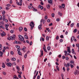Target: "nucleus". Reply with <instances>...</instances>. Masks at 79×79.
Segmentation results:
<instances>
[{"label": "nucleus", "instance_id": "obj_1", "mask_svg": "<svg viewBox=\"0 0 79 79\" xmlns=\"http://www.w3.org/2000/svg\"><path fill=\"white\" fill-rule=\"evenodd\" d=\"M30 26L31 27V30H32L34 27V23L33 22H31L30 23Z\"/></svg>", "mask_w": 79, "mask_h": 79}, {"label": "nucleus", "instance_id": "obj_2", "mask_svg": "<svg viewBox=\"0 0 79 79\" xmlns=\"http://www.w3.org/2000/svg\"><path fill=\"white\" fill-rule=\"evenodd\" d=\"M15 38H16V35H13L12 36L10 37V39L11 40H15Z\"/></svg>", "mask_w": 79, "mask_h": 79}, {"label": "nucleus", "instance_id": "obj_3", "mask_svg": "<svg viewBox=\"0 0 79 79\" xmlns=\"http://www.w3.org/2000/svg\"><path fill=\"white\" fill-rule=\"evenodd\" d=\"M19 37L20 40H24V37L21 35H19Z\"/></svg>", "mask_w": 79, "mask_h": 79}, {"label": "nucleus", "instance_id": "obj_4", "mask_svg": "<svg viewBox=\"0 0 79 79\" xmlns=\"http://www.w3.org/2000/svg\"><path fill=\"white\" fill-rule=\"evenodd\" d=\"M1 35L2 37H3V36H5V35H6V34H5V32L3 31L2 33H1Z\"/></svg>", "mask_w": 79, "mask_h": 79}, {"label": "nucleus", "instance_id": "obj_5", "mask_svg": "<svg viewBox=\"0 0 79 79\" xmlns=\"http://www.w3.org/2000/svg\"><path fill=\"white\" fill-rule=\"evenodd\" d=\"M15 44H20V45L21 44V42L20 41H15Z\"/></svg>", "mask_w": 79, "mask_h": 79}, {"label": "nucleus", "instance_id": "obj_6", "mask_svg": "<svg viewBox=\"0 0 79 79\" xmlns=\"http://www.w3.org/2000/svg\"><path fill=\"white\" fill-rule=\"evenodd\" d=\"M48 3L50 4L51 5H52L53 3L52 2H53L52 0H48Z\"/></svg>", "mask_w": 79, "mask_h": 79}, {"label": "nucleus", "instance_id": "obj_7", "mask_svg": "<svg viewBox=\"0 0 79 79\" xmlns=\"http://www.w3.org/2000/svg\"><path fill=\"white\" fill-rule=\"evenodd\" d=\"M22 2H17V4L18 5H19L20 6H21L22 5Z\"/></svg>", "mask_w": 79, "mask_h": 79}, {"label": "nucleus", "instance_id": "obj_8", "mask_svg": "<svg viewBox=\"0 0 79 79\" xmlns=\"http://www.w3.org/2000/svg\"><path fill=\"white\" fill-rule=\"evenodd\" d=\"M42 22H43V24H45V20H44V19H42L40 21L41 23H42Z\"/></svg>", "mask_w": 79, "mask_h": 79}, {"label": "nucleus", "instance_id": "obj_9", "mask_svg": "<svg viewBox=\"0 0 79 79\" xmlns=\"http://www.w3.org/2000/svg\"><path fill=\"white\" fill-rule=\"evenodd\" d=\"M7 65L9 67H11V64L10 62L7 63Z\"/></svg>", "mask_w": 79, "mask_h": 79}, {"label": "nucleus", "instance_id": "obj_10", "mask_svg": "<svg viewBox=\"0 0 79 79\" xmlns=\"http://www.w3.org/2000/svg\"><path fill=\"white\" fill-rule=\"evenodd\" d=\"M44 47H43V49L44 50V51L45 52H47V50H46V49H45V44H44Z\"/></svg>", "mask_w": 79, "mask_h": 79}, {"label": "nucleus", "instance_id": "obj_11", "mask_svg": "<svg viewBox=\"0 0 79 79\" xmlns=\"http://www.w3.org/2000/svg\"><path fill=\"white\" fill-rule=\"evenodd\" d=\"M42 23H41L38 26L39 29H42Z\"/></svg>", "mask_w": 79, "mask_h": 79}, {"label": "nucleus", "instance_id": "obj_12", "mask_svg": "<svg viewBox=\"0 0 79 79\" xmlns=\"http://www.w3.org/2000/svg\"><path fill=\"white\" fill-rule=\"evenodd\" d=\"M79 72L78 70H76V72H74V74L75 75H76V74H79Z\"/></svg>", "mask_w": 79, "mask_h": 79}, {"label": "nucleus", "instance_id": "obj_13", "mask_svg": "<svg viewBox=\"0 0 79 79\" xmlns=\"http://www.w3.org/2000/svg\"><path fill=\"white\" fill-rule=\"evenodd\" d=\"M67 48L68 52H69V53H71V51L70 50V48H69V47H67Z\"/></svg>", "mask_w": 79, "mask_h": 79}, {"label": "nucleus", "instance_id": "obj_14", "mask_svg": "<svg viewBox=\"0 0 79 79\" xmlns=\"http://www.w3.org/2000/svg\"><path fill=\"white\" fill-rule=\"evenodd\" d=\"M5 26L6 27V30H7V31H8V26H9V25H8L6 24H5Z\"/></svg>", "mask_w": 79, "mask_h": 79}, {"label": "nucleus", "instance_id": "obj_15", "mask_svg": "<svg viewBox=\"0 0 79 79\" xmlns=\"http://www.w3.org/2000/svg\"><path fill=\"white\" fill-rule=\"evenodd\" d=\"M58 14L60 16H61L63 15V14H62V13H61L60 12H58Z\"/></svg>", "mask_w": 79, "mask_h": 79}, {"label": "nucleus", "instance_id": "obj_16", "mask_svg": "<svg viewBox=\"0 0 79 79\" xmlns=\"http://www.w3.org/2000/svg\"><path fill=\"white\" fill-rule=\"evenodd\" d=\"M23 29V28L22 27H19V31H20V32H21V31H22V30Z\"/></svg>", "mask_w": 79, "mask_h": 79}, {"label": "nucleus", "instance_id": "obj_17", "mask_svg": "<svg viewBox=\"0 0 79 79\" xmlns=\"http://www.w3.org/2000/svg\"><path fill=\"white\" fill-rule=\"evenodd\" d=\"M71 40H76V39H75V37L73 36L71 37Z\"/></svg>", "mask_w": 79, "mask_h": 79}, {"label": "nucleus", "instance_id": "obj_18", "mask_svg": "<svg viewBox=\"0 0 79 79\" xmlns=\"http://www.w3.org/2000/svg\"><path fill=\"white\" fill-rule=\"evenodd\" d=\"M72 51V53L73 54H74V55H75L76 53H75V52H74V49H73Z\"/></svg>", "mask_w": 79, "mask_h": 79}, {"label": "nucleus", "instance_id": "obj_19", "mask_svg": "<svg viewBox=\"0 0 79 79\" xmlns=\"http://www.w3.org/2000/svg\"><path fill=\"white\" fill-rule=\"evenodd\" d=\"M74 25V23H73L70 25V27H73Z\"/></svg>", "mask_w": 79, "mask_h": 79}, {"label": "nucleus", "instance_id": "obj_20", "mask_svg": "<svg viewBox=\"0 0 79 79\" xmlns=\"http://www.w3.org/2000/svg\"><path fill=\"white\" fill-rule=\"evenodd\" d=\"M24 37L26 39H28V37L27 36V35H24Z\"/></svg>", "mask_w": 79, "mask_h": 79}, {"label": "nucleus", "instance_id": "obj_21", "mask_svg": "<svg viewBox=\"0 0 79 79\" xmlns=\"http://www.w3.org/2000/svg\"><path fill=\"white\" fill-rule=\"evenodd\" d=\"M70 64L69 63H67V65H66L67 68H68V67L70 66Z\"/></svg>", "mask_w": 79, "mask_h": 79}, {"label": "nucleus", "instance_id": "obj_22", "mask_svg": "<svg viewBox=\"0 0 79 79\" xmlns=\"http://www.w3.org/2000/svg\"><path fill=\"white\" fill-rule=\"evenodd\" d=\"M2 68H5V63H2Z\"/></svg>", "mask_w": 79, "mask_h": 79}, {"label": "nucleus", "instance_id": "obj_23", "mask_svg": "<svg viewBox=\"0 0 79 79\" xmlns=\"http://www.w3.org/2000/svg\"><path fill=\"white\" fill-rule=\"evenodd\" d=\"M11 60L12 61H16V58H11Z\"/></svg>", "mask_w": 79, "mask_h": 79}, {"label": "nucleus", "instance_id": "obj_24", "mask_svg": "<svg viewBox=\"0 0 79 79\" xmlns=\"http://www.w3.org/2000/svg\"><path fill=\"white\" fill-rule=\"evenodd\" d=\"M51 39V37H48V36H47L46 37V40H49V39Z\"/></svg>", "mask_w": 79, "mask_h": 79}, {"label": "nucleus", "instance_id": "obj_25", "mask_svg": "<svg viewBox=\"0 0 79 79\" xmlns=\"http://www.w3.org/2000/svg\"><path fill=\"white\" fill-rule=\"evenodd\" d=\"M61 6H62V8H64V6H64V4H62L61 5Z\"/></svg>", "mask_w": 79, "mask_h": 79}, {"label": "nucleus", "instance_id": "obj_26", "mask_svg": "<svg viewBox=\"0 0 79 79\" xmlns=\"http://www.w3.org/2000/svg\"><path fill=\"white\" fill-rule=\"evenodd\" d=\"M47 8H48V9H49V8H50V4H48L47 6Z\"/></svg>", "mask_w": 79, "mask_h": 79}, {"label": "nucleus", "instance_id": "obj_27", "mask_svg": "<svg viewBox=\"0 0 79 79\" xmlns=\"http://www.w3.org/2000/svg\"><path fill=\"white\" fill-rule=\"evenodd\" d=\"M70 63L71 64H73L74 63V61L73 60H71V61L70 62Z\"/></svg>", "mask_w": 79, "mask_h": 79}, {"label": "nucleus", "instance_id": "obj_28", "mask_svg": "<svg viewBox=\"0 0 79 79\" xmlns=\"http://www.w3.org/2000/svg\"><path fill=\"white\" fill-rule=\"evenodd\" d=\"M40 52H41V56H43V55L44 54V53H43V51L42 50V49L40 50Z\"/></svg>", "mask_w": 79, "mask_h": 79}, {"label": "nucleus", "instance_id": "obj_29", "mask_svg": "<svg viewBox=\"0 0 79 79\" xmlns=\"http://www.w3.org/2000/svg\"><path fill=\"white\" fill-rule=\"evenodd\" d=\"M47 49L48 50H50V49H51V48H50V47L48 46L47 47Z\"/></svg>", "mask_w": 79, "mask_h": 79}, {"label": "nucleus", "instance_id": "obj_30", "mask_svg": "<svg viewBox=\"0 0 79 79\" xmlns=\"http://www.w3.org/2000/svg\"><path fill=\"white\" fill-rule=\"evenodd\" d=\"M77 29H75L74 30L73 32H74V33H75V32H77Z\"/></svg>", "mask_w": 79, "mask_h": 79}, {"label": "nucleus", "instance_id": "obj_31", "mask_svg": "<svg viewBox=\"0 0 79 79\" xmlns=\"http://www.w3.org/2000/svg\"><path fill=\"white\" fill-rule=\"evenodd\" d=\"M18 53L19 55H22V53L21 52H18Z\"/></svg>", "mask_w": 79, "mask_h": 79}, {"label": "nucleus", "instance_id": "obj_32", "mask_svg": "<svg viewBox=\"0 0 79 79\" xmlns=\"http://www.w3.org/2000/svg\"><path fill=\"white\" fill-rule=\"evenodd\" d=\"M16 48H18V49L20 48V46L18 45L16 46Z\"/></svg>", "mask_w": 79, "mask_h": 79}, {"label": "nucleus", "instance_id": "obj_33", "mask_svg": "<svg viewBox=\"0 0 79 79\" xmlns=\"http://www.w3.org/2000/svg\"><path fill=\"white\" fill-rule=\"evenodd\" d=\"M52 18H54L55 17V14L53 13L52 14Z\"/></svg>", "mask_w": 79, "mask_h": 79}, {"label": "nucleus", "instance_id": "obj_34", "mask_svg": "<svg viewBox=\"0 0 79 79\" xmlns=\"http://www.w3.org/2000/svg\"><path fill=\"white\" fill-rule=\"evenodd\" d=\"M56 69H57L58 71H60V69H59V67H58V66H56Z\"/></svg>", "mask_w": 79, "mask_h": 79}, {"label": "nucleus", "instance_id": "obj_35", "mask_svg": "<svg viewBox=\"0 0 79 79\" xmlns=\"http://www.w3.org/2000/svg\"><path fill=\"white\" fill-rule=\"evenodd\" d=\"M26 49V47H23V48L22 49V50L23 51H24V50H25Z\"/></svg>", "mask_w": 79, "mask_h": 79}, {"label": "nucleus", "instance_id": "obj_36", "mask_svg": "<svg viewBox=\"0 0 79 79\" xmlns=\"http://www.w3.org/2000/svg\"><path fill=\"white\" fill-rule=\"evenodd\" d=\"M70 67H71V68H74V65H73L72 64H71Z\"/></svg>", "mask_w": 79, "mask_h": 79}, {"label": "nucleus", "instance_id": "obj_37", "mask_svg": "<svg viewBox=\"0 0 79 79\" xmlns=\"http://www.w3.org/2000/svg\"><path fill=\"white\" fill-rule=\"evenodd\" d=\"M18 76L19 77V78H21V75H20V74H18Z\"/></svg>", "mask_w": 79, "mask_h": 79}, {"label": "nucleus", "instance_id": "obj_38", "mask_svg": "<svg viewBox=\"0 0 79 79\" xmlns=\"http://www.w3.org/2000/svg\"><path fill=\"white\" fill-rule=\"evenodd\" d=\"M56 39V40H58V39H59V36H57Z\"/></svg>", "mask_w": 79, "mask_h": 79}, {"label": "nucleus", "instance_id": "obj_39", "mask_svg": "<svg viewBox=\"0 0 79 79\" xmlns=\"http://www.w3.org/2000/svg\"><path fill=\"white\" fill-rule=\"evenodd\" d=\"M10 54H11V55H13V54H14V53H13V52L12 51H11Z\"/></svg>", "mask_w": 79, "mask_h": 79}, {"label": "nucleus", "instance_id": "obj_40", "mask_svg": "<svg viewBox=\"0 0 79 79\" xmlns=\"http://www.w3.org/2000/svg\"><path fill=\"white\" fill-rule=\"evenodd\" d=\"M65 59H66V60H67V61H68V60H69V58H68V57H66Z\"/></svg>", "mask_w": 79, "mask_h": 79}, {"label": "nucleus", "instance_id": "obj_41", "mask_svg": "<svg viewBox=\"0 0 79 79\" xmlns=\"http://www.w3.org/2000/svg\"><path fill=\"white\" fill-rule=\"evenodd\" d=\"M2 15H5V11H3L2 12Z\"/></svg>", "mask_w": 79, "mask_h": 79}, {"label": "nucleus", "instance_id": "obj_42", "mask_svg": "<svg viewBox=\"0 0 79 79\" xmlns=\"http://www.w3.org/2000/svg\"><path fill=\"white\" fill-rule=\"evenodd\" d=\"M60 38H62V39H63L64 38V37L63 36V35H61L60 36Z\"/></svg>", "mask_w": 79, "mask_h": 79}, {"label": "nucleus", "instance_id": "obj_43", "mask_svg": "<svg viewBox=\"0 0 79 79\" xmlns=\"http://www.w3.org/2000/svg\"><path fill=\"white\" fill-rule=\"evenodd\" d=\"M24 30L25 31V32L27 31V28H26V27L24 28Z\"/></svg>", "mask_w": 79, "mask_h": 79}, {"label": "nucleus", "instance_id": "obj_44", "mask_svg": "<svg viewBox=\"0 0 79 79\" xmlns=\"http://www.w3.org/2000/svg\"><path fill=\"white\" fill-rule=\"evenodd\" d=\"M6 6H8L9 7L11 6H10V5L9 4H8L6 5Z\"/></svg>", "mask_w": 79, "mask_h": 79}, {"label": "nucleus", "instance_id": "obj_45", "mask_svg": "<svg viewBox=\"0 0 79 79\" xmlns=\"http://www.w3.org/2000/svg\"><path fill=\"white\" fill-rule=\"evenodd\" d=\"M32 44V42L31 41L30 43V45L31 46Z\"/></svg>", "mask_w": 79, "mask_h": 79}, {"label": "nucleus", "instance_id": "obj_46", "mask_svg": "<svg viewBox=\"0 0 79 79\" xmlns=\"http://www.w3.org/2000/svg\"><path fill=\"white\" fill-rule=\"evenodd\" d=\"M28 8H29V9H32V7L30 6H28Z\"/></svg>", "mask_w": 79, "mask_h": 79}, {"label": "nucleus", "instance_id": "obj_47", "mask_svg": "<svg viewBox=\"0 0 79 79\" xmlns=\"http://www.w3.org/2000/svg\"><path fill=\"white\" fill-rule=\"evenodd\" d=\"M56 21H60V19L59 18H58V19H56Z\"/></svg>", "mask_w": 79, "mask_h": 79}, {"label": "nucleus", "instance_id": "obj_48", "mask_svg": "<svg viewBox=\"0 0 79 79\" xmlns=\"http://www.w3.org/2000/svg\"><path fill=\"white\" fill-rule=\"evenodd\" d=\"M47 22H48V23H50V20L49 19H48L47 20Z\"/></svg>", "mask_w": 79, "mask_h": 79}, {"label": "nucleus", "instance_id": "obj_49", "mask_svg": "<svg viewBox=\"0 0 79 79\" xmlns=\"http://www.w3.org/2000/svg\"><path fill=\"white\" fill-rule=\"evenodd\" d=\"M53 25V23H51L49 25V26H52Z\"/></svg>", "mask_w": 79, "mask_h": 79}, {"label": "nucleus", "instance_id": "obj_50", "mask_svg": "<svg viewBox=\"0 0 79 79\" xmlns=\"http://www.w3.org/2000/svg\"><path fill=\"white\" fill-rule=\"evenodd\" d=\"M17 77H16V75H15V76H14V79H16V78H17Z\"/></svg>", "mask_w": 79, "mask_h": 79}, {"label": "nucleus", "instance_id": "obj_51", "mask_svg": "<svg viewBox=\"0 0 79 79\" xmlns=\"http://www.w3.org/2000/svg\"><path fill=\"white\" fill-rule=\"evenodd\" d=\"M24 58H27V54H25L24 56Z\"/></svg>", "mask_w": 79, "mask_h": 79}, {"label": "nucleus", "instance_id": "obj_52", "mask_svg": "<svg viewBox=\"0 0 79 79\" xmlns=\"http://www.w3.org/2000/svg\"><path fill=\"white\" fill-rule=\"evenodd\" d=\"M3 19H2V20H3V21H5V17H3Z\"/></svg>", "mask_w": 79, "mask_h": 79}, {"label": "nucleus", "instance_id": "obj_53", "mask_svg": "<svg viewBox=\"0 0 79 79\" xmlns=\"http://www.w3.org/2000/svg\"><path fill=\"white\" fill-rule=\"evenodd\" d=\"M37 79H40V76L38 75L37 77Z\"/></svg>", "mask_w": 79, "mask_h": 79}, {"label": "nucleus", "instance_id": "obj_54", "mask_svg": "<svg viewBox=\"0 0 79 79\" xmlns=\"http://www.w3.org/2000/svg\"><path fill=\"white\" fill-rule=\"evenodd\" d=\"M66 57H65L64 56H63L62 57V59H64V58H65Z\"/></svg>", "mask_w": 79, "mask_h": 79}, {"label": "nucleus", "instance_id": "obj_55", "mask_svg": "<svg viewBox=\"0 0 79 79\" xmlns=\"http://www.w3.org/2000/svg\"><path fill=\"white\" fill-rule=\"evenodd\" d=\"M40 40H45L44 39V38H42L41 37L40 39Z\"/></svg>", "mask_w": 79, "mask_h": 79}, {"label": "nucleus", "instance_id": "obj_56", "mask_svg": "<svg viewBox=\"0 0 79 79\" xmlns=\"http://www.w3.org/2000/svg\"><path fill=\"white\" fill-rule=\"evenodd\" d=\"M59 7L60 9H61V8H62V6H59Z\"/></svg>", "mask_w": 79, "mask_h": 79}, {"label": "nucleus", "instance_id": "obj_57", "mask_svg": "<svg viewBox=\"0 0 79 79\" xmlns=\"http://www.w3.org/2000/svg\"><path fill=\"white\" fill-rule=\"evenodd\" d=\"M76 45L77 47H79V44H77Z\"/></svg>", "mask_w": 79, "mask_h": 79}, {"label": "nucleus", "instance_id": "obj_58", "mask_svg": "<svg viewBox=\"0 0 79 79\" xmlns=\"http://www.w3.org/2000/svg\"><path fill=\"white\" fill-rule=\"evenodd\" d=\"M17 51L18 52H20V49H19V48L17 49Z\"/></svg>", "mask_w": 79, "mask_h": 79}, {"label": "nucleus", "instance_id": "obj_59", "mask_svg": "<svg viewBox=\"0 0 79 79\" xmlns=\"http://www.w3.org/2000/svg\"><path fill=\"white\" fill-rule=\"evenodd\" d=\"M65 34L66 35H68V31H66V32H65Z\"/></svg>", "mask_w": 79, "mask_h": 79}, {"label": "nucleus", "instance_id": "obj_60", "mask_svg": "<svg viewBox=\"0 0 79 79\" xmlns=\"http://www.w3.org/2000/svg\"><path fill=\"white\" fill-rule=\"evenodd\" d=\"M2 73H3V74H4V75H5L6 74V73H5V72H3Z\"/></svg>", "mask_w": 79, "mask_h": 79}, {"label": "nucleus", "instance_id": "obj_61", "mask_svg": "<svg viewBox=\"0 0 79 79\" xmlns=\"http://www.w3.org/2000/svg\"><path fill=\"white\" fill-rule=\"evenodd\" d=\"M47 59L46 58L44 60V62H46V61H47Z\"/></svg>", "mask_w": 79, "mask_h": 79}, {"label": "nucleus", "instance_id": "obj_62", "mask_svg": "<svg viewBox=\"0 0 79 79\" xmlns=\"http://www.w3.org/2000/svg\"><path fill=\"white\" fill-rule=\"evenodd\" d=\"M6 10H8L9 9V8L8 7H6Z\"/></svg>", "mask_w": 79, "mask_h": 79}, {"label": "nucleus", "instance_id": "obj_63", "mask_svg": "<svg viewBox=\"0 0 79 79\" xmlns=\"http://www.w3.org/2000/svg\"><path fill=\"white\" fill-rule=\"evenodd\" d=\"M35 77H36V75H35L34 76V77L33 79H35Z\"/></svg>", "mask_w": 79, "mask_h": 79}, {"label": "nucleus", "instance_id": "obj_64", "mask_svg": "<svg viewBox=\"0 0 79 79\" xmlns=\"http://www.w3.org/2000/svg\"><path fill=\"white\" fill-rule=\"evenodd\" d=\"M77 27H79V23H77Z\"/></svg>", "mask_w": 79, "mask_h": 79}]
</instances>
